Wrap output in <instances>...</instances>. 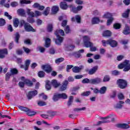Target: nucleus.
Listing matches in <instances>:
<instances>
[{
  "label": "nucleus",
  "mask_w": 130,
  "mask_h": 130,
  "mask_svg": "<svg viewBox=\"0 0 130 130\" xmlns=\"http://www.w3.org/2000/svg\"><path fill=\"white\" fill-rule=\"evenodd\" d=\"M55 35H56L57 39H55V42L57 45H60L63 41V38L60 37L64 35V31L62 29H57L55 31Z\"/></svg>",
  "instance_id": "1"
},
{
  "label": "nucleus",
  "mask_w": 130,
  "mask_h": 130,
  "mask_svg": "<svg viewBox=\"0 0 130 130\" xmlns=\"http://www.w3.org/2000/svg\"><path fill=\"white\" fill-rule=\"evenodd\" d=\"M83 41L84 46L86 47H90V51H96L97 48L96 47H93V44L90 42V37L87 36L83 37Z\"/></svg>",
  "instance_id": "2"
},
{
  "label": "nucleus",
  "mask_w": 130,
  "mask_h": 130,
  "mask_svg": "<svg viewBox=\"0 0 130 130\" xmlns=\"http://www.w3.org/2000/svg\"><path fill=\"white\" fill-rule=\"evenodd\" d=\"M19 27L22 28L24 26V29L26 32H36L35 29L33 28L30 25V24L27 22H25L23 20L20 21Z\"/></svg>",
  "instance_id": "3"
},
{
  "label": "nucleus",
  "mask_w": 130,
  "mask_h": 130,
  "mask_svg": "<svg viewBox=\"0 0 130 130\" xmlns=\"http://www.w3.org/2000/svg\"><path fill=\"white\" fill-rule=\"evenodd\" d=\"M118 68L119 69H123L124 72H128L130 70V63L129 61L126 60L123 63L118 65Z\"/></svg>",
  "instance_id": "4"
},
{
  "label": "nucleus",
  "mask_w": 130,
  "mask_h": 130,
  "mask_svg": "<svg viewBox=\"0 0 130 130\" xmlns=\"http://www.w3.org/2000/svg\"><path fill=\"white\" fill-rule=\"evenodd\" d=\"M103 46H106V45H110L111 47H116L117 46V42L112 39L108 40V41L102 40Z\"/></svg>",
  "instance_id": "5"
},
{
  "label": "nucleus",
  "mask_w": 130,
  "mask_h": 130,
  "mask_svg": "<svg viewBox=\"0 0 130 130\" xmlns=\"http://www.w3.org/2000/svg\"><path fill=\"white\" fill-rule=\"evenodd\" d=\"M26 13L27 14V16H28V17L27 18V21L29 23H34L35 22V20H34L32 18H34L35 17V13L31 11V9H26Z\"/></svg>",
  "instance_id": "6"
},
{
  "label": "nucleus",
  "mask_w": 130,
  "mask_h": 130,
  "mask_svg": "<svg viewBox=\"0 0 130 130\" xmlns=\"http://www.w3.org/2000/svg\"><path fill=\"white\" fill-rule=\"evenodd\" d=\"M117 84L121 89H124L126 87V86H127L126 81L121 79H118L117 81Z\"/></svg>",
  "instance_id": "7"
},
{
  "label": "nucleus",
  "mask_w": 130,
  "mask_h": 130,
  "mask_svg": "<svg viewBox=\"0 0 130 130\" xmlns=\"http://www.w3.org/2000/svg\"><path fill=\"white\" fill-rule=\"evenodd\" d=\"M102 82V79L99 77L90 79V84L92 85H97Z\"/></svg>",
  "instance_id": "8"
},
{
  "label": "nucleus",
  "mask_w": 130,
  "mask_h": 130,
  "mask_svg": "<svg viewBox=\"0 0 130 130\" xmlns=\"http://www.w3.org/2000/svg\"><path fill=\"white\" fill-rule=\"evenodd\" d=\"M112 116H113V115H110L105 118H102V119H104V120L98 122L97 125H100V124L102 123H107L108 122H110V121L107 119L111 118Z\"/></svg>",
  "instance_id": "9"
},
{
  "label": "nucleus",
  "mask_w": 130,
  "mask_h": 130,
  "mask_svg": "<svg viewBox=\"0 0 130 130\" xmlns=\"http://www.w3.org/2000/svg\"><path fill=\"white\" fill-rule=\"evenodd\" d=\"M8 54V49L7 48L0 49V58H5L6 55Z\"/></svg>",
  "instance_id": "10"
},
{
  "label": "nucleus",
  "mask_w": 130,
  "mask_h": 130,
  "mask_svg": "<svg viewBox=\"0 0 130 130\" xmlns=\"http://www.w3.org/2000/svg\"><path fill=\"white\" fill-rule=\"evenodd\" d=\"M38 94V92H37V90L29 91L28 93L27 96L28 99L30 100V99H32L33 97H35V96H36V95H37Z\"/></svg>",
  "instance_id": "11"
},
{
  "label": "nucleus",
  "mask_w": 130,
  "mask_h": 130,
  "mask_svg": "<svg viewBox=\"0 0 130 130\" xmlns=\"http://www.w3.org/2000/svg\"><path fill=\"white\" fill-rule=\"evenodd\" d=\"M84 69V66H81L80 67H74L72 68V71L73 73H75L76 74H78V73H80Z\"/></svg>",
  "instance_id": "12"
},
{
  "label": "nucleus",
  "mask_w": 130,
  "mask_h": 130,
  "mask_svg": "<svg viewBox=\"0 0 130 130\" xmlns=\"http://www.w3.org/2000/svg\"><path fill=\"white\" fill-rule=\"evenodd\" d=\"M42 69L46 72V73H50L52 71V69L51 68V67H50V65H44L42 66Z\"/></svg>",
  "instance_id": "13"
},
{
  "label": "nucleus",
  "mask_w": 130,
  "mask_h": 130,
  "mask_svg": "<svg viewBox=\"0 0 130 130\" xmlns=\"http://www.w3.org/2000/svg\"><path fill=\"white\" fill-rule=\"evenodd\" d=\"M32 8H34V9H38V10H39L40 11H43L45 7L43 6H41L40 4L36 3L32 5Z\"/></svg>",
  "instance_id": "14"
},
{
  "label": "nucleus",
  "mask_w": 130,
  "mask_h": 130,
  "mask_svg": "<svg viewBox=\"0 0 130 130\" xmlns=\"http://www.w3.org/2000/svg\"><path fill=\"white\" fill-rule=\"evenodd\" d=\"M68 84H69V81H68V80H65L62 83V85L60 87V90L62 91H66V89L67 88V86Z\"/></svg>",
  "instance_id": "15"
},
{
  "label": "nucleus",
  "mask_w": 130,
  "mask_h": 130,
  "mask_svg": "<svg viewBox=\"0 0 130 130\" xmlns=\"http://www.w3.org/2000/svg\"><path fill=\"white\" fill-rule=\"evenodd\" d=\"M99 67L98 66H95L92 67L88 72V74L89 75H94L97 71H98Z\"/></svg>",
  "instance_id": "16"
},
{
  "label": "nucleus",
  "mask_w": 130,
  "mask_h": 130,
  "mask_svg": "<svg viewBox=\"0 0 130 130\" xmlns=\"http://www.w3.org/2000/svg\"><path fill=\"white\" fill-rule=\"evenodd\" d=\"M123 33L124 35H128L130 33V28L129 26L127 25V24H125V28L123 31Z\"/></svg>",
  "instance_id": "17"
},
{
  "label": "nucleus",
  "mask_w": 130,
  "mask_h": 130,
  "mask_svg": "<svg viewBox=\"0 0 130 130\" xmlns=\"http://www.w3.org/2000/svg\"><path fill=\"white\" fill-rule=\"evenodd\" d=\"M76 20L77 23H81V16L80 15H76L75 17H73L71 18L72 22H75Z\"/></svg>",
  "instance_id": "18"
},
{
  "label": "nucleus",
  "mask_w": 130,
  "mask_h": 130,
  "mask_svg": "<svg viewBox=\"0 0 130 130\" xmlns=\"http://www.w3.org/2000/svg\"><path fill=\"white\" fill-rule=\"evenodd\" d=\"M123 104H124V102L122 101H120L115 106V108H118V109H121L123 107Z\"/></svg>",
  "instance_id": "19"
},
{
  "label": "nucleus",
  "mask_w": 130,
  "mask_h": 130,
  "mask_svg": "<svg viewBox=\"0 0 130 130\" xmlns=\"http://www.w3.org/2000/svg\"><path fill=\"white\" fill-rule=\"evenodd\" d=\"M60 8H61L62 10H67L68 8H69V6H68L67 3H66L65 2H63L60 3Z\"/></svg>",
  "instance_id": "20"
},
{
  "label": "nucleus",
  "mask_w": 130,
  "mask_h": 130,
  "mask_svg": "<svg viewBox=\"0 0 130 130\" xmlns=\"http://www.w3.org/2000/svg\"><path fill=\"white\" fill-rule=\"evenodd\" d=\"M17 13L18 15L20 16H22V17H25L26 16V13L25 12V10L23 9H20L17 10Z\"/></svg>",
  "instance_id": "21"
},
{
  "label": "nucleus",
  "mask_w": 130,
  "mask_h": 130,
  "mask_svg": "<svg viewBox=\"0 0 130 130\" xmlns=\"http://www.w3.org/2000/svg\"><path fill=\"white\" fill-rule=\"evenodd\" d=\"M118 127L125 129L126 128H129V125L126 123L119 124L118 125Z\"/></svg>",
  "instance_id": "22"
},
{
  "label": "nucleus",
  "mask_w": 130,
  "mask_h": 130,
  "mask_svg": "<svg viewBox=\"0 0 130 130\" xmlns=\"http://www.w3.org/2000/svg\"><path fill=\"white\" fill-rule=\"evenodd\" d=\"M51 84L54 88H57L60 85V83L57 82V81L54 79L52 80Z\"/></svg>",
  "instance_id": "23"
},
{
  "label": "nucleus",
  "mask_w": 130,
  "mask_h": 130,
  "mask_svg": "<svg viewBox=\"0 0 130 130\" xmlns=\"http://www.w3.org/2000/svg\"><path fill=\"white\" fill-rule=\"evenodd\" d=\"M103 36H104V37H110V36H111V31L109 30L104 31Z\"/></svg>",
  "instance_id": "24"
},
{
  "label": "nucleus",
  "mask_w": 130,
  "mask_h": 130,
  "mask_svg": "<svg viewBox=\"0 0 130 130\" xmlns=\"http://www.w3.org/2000/svg\"><path fill=\"white\" fill-rule=\"evenodd\" d=\"M51 41L50 40V39L49 38H46L45 40V46L47 48H48L50 46V43Z\"/></svg>",
  "instance_id": "25"
},
{
  "label": "nucleus",
  "mask_w": 130,
  "mask_h": 130,
  "mask_svg": "<svg viewBox=\"0 0 130 130\" xmlns=\"http://www.w3.org/2000/svg\"><path fill=\"white\" fill-rule=\"evenodd\" d=\"M107 90V88L105 86L102 87L99 90L100 94H105L106 93V91Z\"/></svg>",
  "instance_id": "26"
},
{
  "label": "nucleus",
  "mask_w": 130,
  "mask_h": 130,
  "mask_svg": "<svg viewBox=\"0 0 130 130\" xmlns=\"http://www.w3.org/2000/svg\"><path fill=\"white\" fill-rule=\"evenodd\" d=\"M59 99H60V98L59 96V93H55L53 96V101H58Z\"/></svg>",
  "instance_id": "27"
},
{
  "label": "nucleus",
  "mask_w": 130,
  "mask_h": 130,
  "mask_svg": "<svg viewBox=\"0 0 130 130\" xmlns=\"http://www.w3.org/2000/svg\"><path fill=\"white\" fill-rule=\"evenodd\" d=\"M129 12H130V10L127 9L126 11H125V12H124L122 14V17L123 18H128V15H129Z\"/></svg>",
  "instance_id": "28"
},
{
  "label": "nucleus",
  "mask_w": 130,
  "mask_h": 130,
  "mask_svg": "<svg viewBox=\"0 0 130 130\" xmlns=\"http://www.w3.org/2000/svg\"><path fill=\"white\" fill-rule=\"evenodd\" d=\"M30 62H31V60H30L29 59H27L25 61L24 68L25 71L28 70V68H29V66H30Z\"/></svg>",
  "instance_id": "29"
},
{
  "label": "nucleus",
  "mask_w": 130,
  "mask_h": 130,
  "mask_svg": "<svg viewBox=\"0 0 130 130\" xmlns=\"http://www.w3.org/2000/svg\"><path fill=\"white\" fill-rule=\"evenodd\" d=\"M58 10L59 8L58 6H53L51 9L52 14H56V13L58 12Z\"/></svg>",
  "instance_id": "30"
},
{
  "label": "nucleus",
  "mask_w": 130,
  "mask_h": 130,
  "mask_svg": "<svg viewBox=\"0 0 130 130\" xmlns=\"http://www.w3.org/2000/svg\"><path fill=\"white\" fill-rule=\"evenodd\" d=\"M69 8H70V9H72L71 10L72 12H73V13H74L75 14H77V13H78V9L77 8H76L74 7L73 5H70L69 6Z\"/></svg>",
  "instance_id": "31"
},
{
  "label": "nucleus",
  "mask_w": 130,
  "mask_h": 130,
  "mask_svg": "<svg viewBox=\"0 0 130 130\" xmlns=\"http://www.w3.org/2000/svg\"><path fill=\"white\" fill-rule=\"evenodd\" d=\"M91 22L92 24H98L100 22V19L98 17H94Z\"/></svg>",
  "instance_id": "32"
},
{
  "label": "nucleus",
  "mask_w": 130,
  "mask_h": 130,
  "mask_svg": "<svg viewBox=\"0 0 130 130\" xmlns=\"http://www.w3.org/2000/svg\"><path fill=\"white\" fill-rule=\"evenodd\" d=\"M18 108L21 110V111H24V112H28L29 111V109L27 107H23V106H18Z\"/></svg>",
  "instance_id": "33"
},
{
  "label": "nucleus",
  "mask_w": 130,
  "mask_h": 130,
  "mask_svg": "<svg viewBox=\"0 0 130 130\" xmlns=\"http://www.w3.org/2000/svg\"><path fill=\"white\" fill-rule=\"evenodd\" d=\"M73 100H74V96L72 95L70 96L69 97V101L67 103L68 106H71V105H72V103H73Z\"/></svg>",
  "instance_id": "34"
},
{
  "label": "nucleus",
  "mask_w": 130,
  "mask_h": 130,
  "mask_svg": "<svg viewBox=\"0 0 130 130\" xmlns=\"http://www.w3.org/2000/svg\"><path fill=\"white\" fill-rule=\"evenodd\" d=\"M49 84H50V81L47 80L46 82V90H47L48 91L50 90L51 89V86L50 85H49Z\"/></svg>",
  "instance_id": "35"
},
{
  "label": "nucleus",
  "mask_w": 130,
  "mask_h": 130,
  "mask_svg": "<svg viewBox=\"0 0 130 130\" xmlns=\"http://www.w3.org/2000/svg\"><path fill=\"white\" fill-rule=\"evenodd\" d=\"M112 15L109 13H106V14H105L103 16V18L104 19H110V18H112Z\"/></svg>",
  "instance_id": "36"
},
{
  "label": "nucleus",
  "mask_w": 130,
  "mask_h": 130,
  "mask_svg": "<svg viewBox=\"0 0 130 130\" xmlns=\"http://www.w3.org/2000/svg\"><path fill=\"white\" fill-rule=\"evenodd\" d=\"M60 99H68V95L66 93H59Z\"/></svg>",
  "instance_id": "37"
},
{
  "label": "nucleus",
  "mask_w": 130,
  "mask_h": 130,
  "mask_svg": "<svg viewBox=\"0 0 130 130\" xmlns=\"http://www.w3.org/2000/svg\"><path fill=\"white\" fill-rule=\"evenodd\" d=\"M10 73L11 75H17V74H18V70L15 68L11 69Z\"/></svg>",
  "instance_id": "38"
},
{
  "label": "nucleus",
  "mask_w": 130,
  "mask_h": 130,
  "mask_svg": "<svg viewBox=\"0 0 130 130\" xmlns=\"http://www.w3.org/2000/svg\"><path fill=\"white\" fill-rule=\"evenodd\" d=\"M109 81H110V77L109 76V75H105L104 77L103 82H109Z\"/></svg>",
  "instance_id": "39"
},
{
  "label": "nucleus",
  "mask_w": 130,
  "mask_h": 130,
  "mask_svg": "<svg viewBox=\"0 0 130 130\" xmlns=\"http://www.w3.org/2000/svg\"><path fill=\"white\" fill-rule=\"evenodd\" d=\"M38 76L39 77V78H44V76H45V73L42 71H41L38 72Z\"/></svg>",
  "instance_id": "40"
},
{
  "label": "nucleus",
  "mask_w": 130,
  "mask_h": 130,
  "mask_svg": "<svg viewBox=\"0 0 130 130\" xmlns=\"http://www.w3.org/2000/svg\"><path fill=\"white\" fill-rule=\"evenodd\" d=\"M24 83L25 84H26V85H27V86H28L29 87H31V86L33 85L32 82L30 81L29 79H25L24 80Z\"/></svg>",
  "instance_id": "41"
},
{
  "label": "nucleus",
  "mask_w": 130,
  "mask_h": 130,
  "mask_svg": "<svg viewBox=\"0 0 130 130\" xmlns=\"http://www.w3.org/2000/svg\"><path fill=\"white\" fill-rule=\"evenodd\" d=\"M13 24L14 27H15V28H17V27H18L19 25V19L18 18L15 19L13 21Z\"/></svg>",
  "instance_id": "42"
},
{
  "label": "nucleus",
  "mask_w": 130,
  "mask_h": 130,
  "mask_svg": "<svg viewBox=\"0 0 130 130\" xmlns=\"http://www.w3.org/2000/svg\"><path fill=\"white\" fill-rule=\"evenodd\" d=\"M50 11V8L47 7L45 11L43 12V15L44 16H47L49 14V12Z\"/></svg>",
  "instance_id": "43"
},
{
  "label": "nucleus",
  "mask_w": 130,
  "mask_h": 130,
  "mask_svg": "<svg viewBox=\"0 0 130 130\" xmlns=\"http://www.w3.org/2000/svg\"><path fill=\"white\" fill-rule=\"evenodd\" d=\"M27 115L28 116H33V115H35L36 114V112L32 111L29 110V111L27 112Z\"/></svg>",
  "instance_id": "44"
},
{
  "label": "nucleus",
  "mask_w": 130,
  "mask_h": 130,
  "mask_svg": "<svg viewBox=\"0 0 130 130\" xmlns=\"http://www.w3.org/2000/svg\"><path fill=\"white\" fill-rule=\"evenodd\" d=\"M113 17H111L109 19H108L107 22V26H110V25H111L112 23V22L113 21Z\"/></svg>",
  "instance_id": "45"
},
{
  "label": "nucleus",
  "mask_w": 130,
  "mask_h": 130,
  "mask_svg": "<svg viewBox=\"0 0 130 130\" xmlns=\"http://www.w3.org/2000/svg\"><path fill=\"white\" fill-rule=\"evenodd\" d=\"M64 60V58L62 57L59 58L55 60V62L56 63H60V62H62V61H63Z\"/></svg>",
  "instance_id": "46"
},
{
  "label": "nucleus",
  "mask_w": 130,
  "mask_h": 130,
  "mask_svg": "<svg viewBox=\"0 0 130 130\" xmlns=\"http://www.w3.org/2000/svg\"><path fill=\"white\" fill-rule=\"evenodd\" d=\"M64 30L66 34H69V33H71V29H70V26L69 25L66 26L64 28Z\"/></svg>",
  "instance_id": "47"
},
{
  "label": "nucleus",
  "mask_w": 130,
  "mask_h": 130,
  "mask_svg": "<svg viewBox=\"0 0 130 130\" xmlns=\"http://www.w3.org/2000/svg\"><path fill=\"white\" fill-rule=\"evenodd\" d=\"M6 25V20L4 18H0V26H5Z\"/></svg>",
  "instance_id": "48"
},
{
  "label": "nucleus",
  "mask_w": 130,
  "mask_h": 130,
  "mask_svg": "<svg viewBox=\"0 0 130 130\" xmlns=\"http://www.w3.org/2000/svg\"><path fill=\"white\" fill-rule=\"evenodd\" d=\"M20 3L21 4H25L26 5H28V4H30L31 3V1L27 0H20Z\"/></svg>",
  "instance_id": "49"
},
{
  "label": "nucleus",
  "mask_w": 130,
  "mask_h": 130,
  "mask_svg": "<svg viewBox=\"0 0 130 130\" xmlns=\"http://www.w3.org/2000/svg\"><path fill=\"white\" fill-rule=\"evenodd\" d=\"M19 38H20V35L19 33L16 32L15 34V42H16V43H18Z\"/></svg>",
  "instance_id": "50"
},
{
  "label": "nucleus",
  "mask_w": 130,
  "mask_h": 130,
  "mask_svg": "<svg viewBox=\"0 0 130 130\" xmlns=\"http://www.w3.org/2000/svg\"><path fill=\"white\" fill-rule=\"evenodd\" d=\"M23 50H24V52L27 53V54H28L30 53V52H31V50H30L29 48H26L25 47H23Z\"/></svg>",
  "instance_id": "51"
},
{
  "label": "nucleus",
  "mask_w": 130,
  "mask_h": 130,
  "mask_svg": "<svg viewBox=\"0 0 130 130\" xmlns=\"http://www.w3.org/2000/svg\"><path fill=\"white\" fill-rule=\"evenodd\" d=\"M73 55L77 58H79V57H81V53H80L79 52H74L73 53Z\"/></svg>",
  "instance_id": "52"
},
{
  "label": "nucleus",
  "mask_w": 130,
  "mask_h": 130,
  "mask_svg": "<svg viewBox=\"0 0 130 130\" xmlns=\"http://www.w3.org/2000/svg\"><path fill=\"white\" fill-rule=\"evenodd\" d=\"M82 83H83V84H90V80L88 78H85L82 81Z\"/></svg>",
  "instance_id": "53"
},
{
  "label": "nucleus",
  "mask_w": 130,
  "mask_h": 130,
  "mask_svg": "<svg viewBox=\"0 0 130 130\" xmlns=\"http://www.w3.org/2000/svg\"><path fill=\"white\" fill-rule=\"evenodd\" d=\"M120 24L119 23H115L114 25H113V27L114 28V29H120Z\"/></svg>",
  "instance_id": "54"
},
{
  "label": "nucleus",
  "mask_w": 130,
  "mask_h": 130,
  "mask_svg": "<svg viewBox=\"0 0 130 130\" xmlns=\"http://www.w3.org/2000/svg\"><path fill=\"white\" fill-rule=\"evenodd\" d=\"M91 94V91H85L81 93V96H89Z\"/></svg>",
  "instance_id": "55"
},
{
  "label": "nucleus",
  "mask_w": 130,
  "mask_h": 130,
  "mask_svg": "<svg viewBox=\"0 0 130 130\" xmlns=\"http://www.w3.org/2000/svg\"><path fill=\"white\" fill-rule=\"evenodd\" d=\"M74 68V66L73 65H68L66 68V71L68 73H70V70L73 69Z\"/></svg>",
  "instance_id": "56"
},
{
  "label": "nucleus",
  "mask_w": 130,
  "mask_h": 130,
  "mask_svg": "<svg viewBox=\"0 0 130 130\" xmlns=\"http://www.w3.org/2000/svg\"><path fill=\"white\" fill-rule=\"evenodd\" d=\"M52 24H48V26H47V31L48 32H51V31H52Z\"/></svg>",
  "instance_id": "57"
},
{
  "label": "nucleus",
  "mask_w": 130,
  "mask_h": 130,
  "mask_svg": "<svg viewBox=\"0 0 130 130\" xmlns=\"http://www.w3.org/2000/svg\"><path fill=\"white\" fill-rule=\"evenodd\" d=\"M10 6L12 7V8H15V7H17L18 3L17 2H13L10 4Z\"/></svg>",
  "instance_id": "58"
},
{
  "label": "nucleus",
  "mask_w": 130,
  "mask_h": 130,
  "mask_svg": "<svg viewBox=\"0 0 130 130\" xmlns=\"http://www.w3.org/2000/svg\"><path fill=\"white\" fill-rule=\"evenodd\" d=\"M38 105L39 106H44V105H46V103L44 101H40L38 103Z\"/></svg>",
  "instance_id": "59"
},
{
  "label": "nucleus",
  "mask_w": 130,
  "mask_h": 130,
  "mask_svg": "<svg viewBox=\"0 0 130 130\" xmlns=\"http://www.w3.org/2000/svg\"><path fill=\"white\" fill-rule=\"evenodd\" d=\"M41 15H42V13L40 11H35V17H39V16H41Z\"/></svg>",
  "instance_id": "60"
},
{
  "label": "nucleus",
  "mask_w": 130,
  "mask_h": 130,
  "mask_svg": "<svg viewBox=\"0 0 130 130\" xmlns=\"http://www.w3.org/2000/svg\"><path fill=\"white\" fill-rule=\"evenodd\" d=\"M4 16H5V17H7V18L9 20H12V16H11L10 14H9V13L5 12Z\"/></svg>",
  "instance_id": "61"
},
{
  "label": "nucleus",
  "mask_w": 130,
  "mask_h": 130,
  "mask_svg": "<svg viewBox=\"0 0 130 130\" xmlns=\"http://www.w3.org/2000/svg\"><path fill=\"white\" fill-rule=\"evenodd\" d=\"M6 81H9V80L10 79V77H11V76H12V74L8 72L6 74Z\"/></svg>",
  "instance_id": "62"
},
{
  "label": "nucleus",
  "mask_w": 130,
  "mask_h": 130,
  "mask_svg": "<svg viewBox=\"0 0 130 130\" xmlns=\"http://www.w3.org/2000/svg\"><path fill=\"white\" fill-rule=\"evenodd\" d=\"M112 75H113V76H117V75H119V72L116 70H114L112 71Z\"/></svg>",
  "instance_id": "63"
},
{
  "label": "nucleus",
  "mask_w": 130,
  "mask_h": 130,
  "mask_svg": "<svg viewBox=\"0 0 130 130\" xmlns=\"http://www.w3.org/2000/svg\"><path fill=\"white\" fill-rule=\"evenodd\" d=\"M75 48V46L74 45H70L67 47L68 50H73Z\"/></svg>",
  "instance_id": "64"
}]
</instances>
